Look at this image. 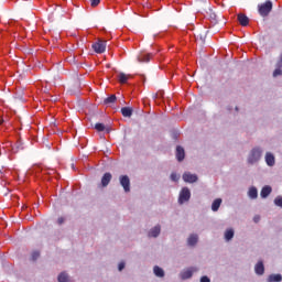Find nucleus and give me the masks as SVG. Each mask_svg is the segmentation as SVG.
<instances>
[{"instance_id": "nucleus-1", "label": "nucleus", "mask_w": 282, "mask_h": 282, "mask_svg": "<svg viewBox=\"0 0 282 282\" xmlns=\"http://www.w3.org/2000/svg\"><path fill=\"white\" fill-rule=\"evenodd\" d=\"M258 12L260 17H269L272 12V1L267 0L264 3L258 4Z\"/></svg>"}, {"instance_id": "nucleus-2", "label": "nucleus", "mask_w": 282, "mask_h": 282, "mask_svg": "<svg viewBox=\"0 0 282 282\" xmlns=\"http://www.w3.org/2000/svg\"><path fill=\"white\" fill-rule=\"evenodd\" d=\"M263 151L260 148H253L248 156L249 164H257L261 160Z\"/></svg>"}, {"instance_id": "nucleus-3", "label": "nucleus", "mask_w": 282, "mask_h": 282, "mask_svg": "<svg viewBox=\"0 0 282 282\" xmlns=\"http://www.w3.org/2000/svg\"><path fill=\"white\" fill-rule=\"evenodd\" d=\"M93 50L96 54H105L107 50V41L99 40L93 44Z\"/></svg>"}, {"instance_id": "nucleus-4", "label": "nucleus", "mask_w": 282, "mask_h": 282, "mask_svg": "<svg viewBox=\"0 0 282 282\" xmlns=\"http://www.w3.org/2000/svg\"><path fill=\"white\" fill-rule=\"evenodd\" d=\"M119 182L126 193L131 191V180H129L128 175H121Z\"/></svg>"}, {"instance_id": "nucleus-5", "label": "nucleus", "mask_w": 282, "mask_h": 282, "mask_svg": "<svg viewBox=\"0 0 282 282\" xmlns=\"http://www.w3.org/2000/svg\"><path fill=\"white\" fill-rule=\"evenodd\" d=\"M188 199H191V189L183 187L178 196V203L184 204V202H188Z\"/></svg>"}, {"instance_id": "nucleus-6", "label": "nucleus", "mask_w": 282, "mask_h": 282, "mask_svg": "<svg viewBox=\"0 0 282 282\" xmlns=\"http://www.w3.org/2000/svg\"><path fill=\"white\" fill-rule=\"evenodd\" d=\"M117 78H118V82L120 83V85H127L128 80L130 78H133V75L124 74V73H119Z\"/></svg>"}, {"instance_id": "nucleus-7", "label": "nucleus", "mask_w": 282, "mask_h": 282, "mask_svg": "<svg viewBox=\"0 0 282 282\" xmlns=\"http://www.w3.org/2000/svg\"><path fill=\"white\" fill-rule=\"evenodd\" d=\"M183 180L188 184H195V182H197V176L195 174H192L191 172H186L183 174Z\"/></svg>"}, {"instance_id": "nucleus-8", "label": "nucleus", "mask_w": 282, "mask_h": 282, "mask_svg": "<svg viewBox=\"0 0 282 282\" xmlns=\"http://www.w3.org/2000/svg\"><path fill=\"white\" fill-rule=\"evenodd\" d=\"M237 19H238L240 25H242V28H247V25H249V23H250V19L248 18V15H246L243 13H239L237 15Z\"/></svg>"}, {"instance_id": "nucleus-9", "label": "nucleus", "mask_w": 282, "mask_h": 282, "mask_svg": "<svg viewBox=\"0 0 282 282\" xmlns=\"http://www.w3.org/2000/svg\"><path fill=\"white\" fill-rule=\"evenodd\" d=\"M184 158H186V153L184 152V148H182V145H178L176 148V160H177V162H184Z\"/></svg>"}, {"instance_id": "nucleus-10", "label": "nucleus", "mask_w": 282, "mask_h": 282, "mask_svg": "<svg viewBox=\"0 0 282 282\" xmlns=\"http://www.w3.org/2000/svg\"><path fill=\"white\" fill-rule=\"evenodd\" d=\"M112 177L113 176L111 175V173L109 172L105 173L104 176L101 177V186L104 188H106V186H109V183L111 182Z\"/></svg>"}, {"instance_id": "nucleus-11", "label": "nucleus", "mask_w": 282, "mask_h": 282, "mask_svg": "<svg viewBox=\"0 0 282 282\" xmlns=\"http://www.w3.org/2000/svg\"><path fill=\"white\" fill-rule=\"evenodd\" d=\"M254 272L259 276L263 275L265 273V267L263 265V261H259L254 267Z\"/></svg>"}, {"instance_id": "nucleus-12", "label": "nucleus", "mask_w": 282, "mask_h": 282, "mask_svg": "<svg viewBox=\"0 0 282 282\" xmlns=\"http://www.w3.org/2000/svg\"><path fill=\"white\" fill-rule=\"evenodd\" d=\"M121 113H122L123 118H131V116H133V108L123 107V108H121Z\"/></svg>"}, {"instance_id": "nucleus-13", "label": "nucleus", "mask_w": 282, "mask_h": 282, "mask_svg": "<svg viewBox=\"0 0 282 282\" xmlns=\"http://www.w3.org/2000/svg\"><path fill=\"white\" fill-rule=\"evenodd\" d=\"M152 56H153V54H151V53L141 54L138 56V62L139 63H149V61H151Z\"/></svg>"}, {"instance_id": "nucleus-14", "label": "nucleus", "mask_w": 282, "mask_h": 282, "mask_svg": "<svg viewBox=\"0 0 282 282\" xmlns=\"http://www.w3.org/2000/svg\"><path fill=\"white\" fill-rule=\"evenodd\" d=\"M116 100H118L116 95H110L108 98L104 99V105L109 107V106L113 105V102H116Z\"/></svg>"}, {"instance_id": "nucleus-15", "label": "nucleus", "mask_w": 282, "mask_h": 282, "mask_svg": "<svg viewBox=\"0 0 282 282\" xmlns=\"http://www.w3.org/2000/svg\"><path fill=\"white\" fill-rule=\"evenodd\" d=\"M270 193H272V187L267 185L261 189L260 195L263 199H265V197H268Z\"/></svg>"}, {"instance_id": "nucleus-16", "label": "nucleus", "mask_w": 282, "mask_h": 282, "mask_svg": "<svg viewBox=\"0 0 282 282\" xmlns=\"http://www.w3.org/2000/svg\"><path fill=\"white\" fill-rule=\"evenodd\" d=\"M161 227L160 225L153 227L150 232H149V237H159L160 236V232H161Z\"/></svg>"}, {"instance_id": "nucleus-17", "label": "nucleus", "mask_w": 282, "mask_h": 282, "mask_svg": "<svg viewBox=\"0 0 282 282\" xmlns=\"http://www.w3.org/2000/svg\"><path fill=\"white\" fill-rule=\"evenodd\" d=\"M265 162H267L268 166H274V154L268 152L265 154Z\"/></svg>"}, {"instance_id": "nucleus-18", "label": "nucleus", "mask_w": 282, "mask_h": 282, "mask_svg": "<svg viewBox=\"0 0 282 282\" xmlns=\"http://www.w3.org/2000/svg\"><path fill=\"white\" fill-rule=\"evenodd\" d=\"M248 195L250 199H257V197H259V192L257 191V187H250L248 191Z\"/></svg>"}, {"instance_id": "nucleus-19", "label": "nucleus", "mask_w": 282, "mask_h": 282, "mask_svg": "<svg viewBox=\"0 0 282 282\" xmlns=\"http://www.w3.org/2000/svg\"><path fill=\"white\" fill-rule=\"evenodd\" d=\"M221 206V198H216L212 204V210L214 213H217L219 210V207Z\"/></svg>"}, {"instance_id": "nucleus-20", "label": "nucleus", "mask_w": 282, "mask_h": 282, "mask_svg": "<svg viewBox=\"0 0 282 282\" xmlns=\"http://www.w3.org/2000/svg\"><path fill=\"white\" fill-rule=\"evenodd\" d=\"M191 276H193V269H187L181 273V279H183V281L191 279Z\"/></svg>"}, {"instance_id": "nucleus-21", "label": "nucleus", "mask_w": 282, "mask_h": 282, "mask_svg": "<svg viewBox=\"0 0 282 282\" xmlns=\"http://www.w3.org/2000/svg\"><path fill=\"white\" fill-rule=\"evenodd\" d=\"M198 237L197 235H191L187 239V243L188 246H196L197 245V241H198Z\"/></svg>"}, {"instance_id": "nucleus-22", "label": "nucleus", "mask_w": 282, "mask_h": 282, "mask_svg": "<svg viewBox=\"0 0 282 282\" xmlns=\"http://www.w3.org/2000/svg\"><path fill=\"white\" fill-rule=\"evenodd\" d=\"M268 282H282V275L281 274H271L268 278Z\"/></svg>"}, {"instance_id": "nucleus-23", "label": "nucleus", "mask_w": 282, "mask_h": 282, "mask_svg": "<svg viewBox=\"0 0 282 282\" xmlns=\"http://www.w3.org/2000/svg\"><path fill=\"white\" fill-rule=\"evenodd\" d=\"M196 41H200V43H206V31L195 34Z\"/></svg>"}, {"instance_id": "nucleus-24", "label": "nucleus", "mask_w": 282, "mask_h": 282, "mask_svg": "<svg viewBox=\"0 0 282 282\" xmlns=\"http://www.w3.org/2000/svg\"><path fill=\"white\" fill-rule=\"evenodd\" d=\"M232 237H235V230L232 228L227 229L225 231V239H226V241H230L232 239Z\"/></svg>"}, {"instance_id": "nucleus-25", "label": "nucleus", "mask_w": 282, "mask_h": 282, "mask_svg": "<svg viewBox=\"0 0 282 282\" xmlns=\"http://www.w3.org/2000/svg\"><path fill=\"white\" fill-rule=\"evenodd\" d=\"M153 272L155 276L163 278L164 276V270L158 265L154 267Z\"/></svg>"}, {"instance_id": "nucleus-26", "label": "nucleus", "mask_w": 282, "mask_h": 282, "mask_svg": "<svg viewBox=\"0 0 282 282\" xmlns=\"http://www.w3.org/2000/svg\"><path fill=\"white\" fill-rule=\"evenodd\" d=\"M57 281L58 282H69V275H67V273H65V272H62V273H59Z\"/></svg>"}, {"instance_id": "nucleus-27", "label": "nucleus", "mask_w": 282, "mask_h": 282, "mask_svg": "<svg viewBox=\"0 0 282 282\" xmlns=\"http://www.w3.org/2000/svg\"><path fill=\"white\" fill-rule=\"evenodd\" d=\"M96 131H105V123H96L95 124Z\"/></svg>"}, {"instance_id": "nucleus-28", "label": "nucleus", "mask_w": 282, "mask_h": 282, "mask_svg": "<svg viewBox=\"0 0 282 282\" xmlns=\"http://www.w3.org/2000/svg\"><path fill=\"white\" fill-rule=\"evenodd\" d=\"M274 204L275 206H279L280 208H282V197L281 196L275 197Z\"/></svg>"}, {"instance_id": "nucleus-29", "label": "nucleus", "mask_w": 282, "mask_h": 282, "mask_svg": "<svg viewBox=\"0 0 282 282\" xmlns=\"http://www.w3.org/2000/svg\"><path fill=\"white\" fill-rule=\"evenodd\" d=\"M276 76H282L281 67H278L273 72V77L276 78Z\"/></svg>"}, {"instance_id": "nucleus-30", "label": "nucleus", "mask_w": 282, "mask_h": 282, "mask_svg": "<svg viewBox=\"0 0 282 282\" xmlns=\"http://www.w3.org/2000/svg\"><path fill=\"white\" fill-rule=\"evenodd\" d=\"M90 6H91V8H96V7L100 6V0H90Z\"/></svg>"}, {"instance_id": "nucleus-31", "label": "nucleus", "mask_w": 282, "mask_h": 282, "mask_svg": "<svg viewBox=\"0 0 282 282\" xmlns=\"http://www.w3.org/2000/svg\"><path fill=\"white\" fill-rule=\"evenodd\" d=\"M171 180H172V182H178L180 181V175H177L176 173H172L171 174Z\"/></svg>"}, {"instance_id": "nucleus-32", "label": "nucleus", "mask_w": 282, "mask_h": 282, "mask_svg": "<svg viewBox=\"0 0 282 282\" xmlns=\"http://www.w3.org/2000/svg\"><path fill=\"white\" fill-rule=\"evenodd\" d=\"M39 257H41V252L34 251V252L32 253V259H33V261H36Z\"/></svg>"}, {"instance_id": "nucleus-33", "label": "nucleus", "mask_w": 282, "mask_h": 282, "mask_svg": "<svg viewBox=\"0 0 282 282\" xmlns=\"http://www.w3.org/2000/svg\"><path fill=\"white\" fill-rule=\"evenodd\" d=\"M118 270H119V272H122V270H124V262L119 263Z\"/></svg>"}, {"instance_id": "nucleus-34", "label": "nucleus", "mask_w": 282, "mask_h": 282, "mask_svg": "<svg viewBox=\"0 0 282 282\" xmlns=\"http://www.w3.org/2000/svg\"><path fill=\"white\" fill-rule=\"evenodd\" d=\"M57 224L61 226V225H63V224H65V218L64 217H59L58 219H57Z\"/></svg>"}, {"instance_id": "nucleus-35", "label": "nucleus", "mask_w": 282, "mask_h": 282, "mask_svg": "<svg viewBox=\"0 0 282 282\" xmlns=\"http://www.w3.org/2000/svg\"><path fill=\"white\" fill-rule=\"evenodd\" d=\"M200 282H210V279L206 275L200 278Z\"/></svg>"}, {"instance_id": "nucleus-36", "label": "nucleus", "mask_w": 282, "mask_h": 282, "mask_svg": "<svg viewBox=\"0 0 282 282\" xmlns=\"http://www.w3.org/2000/svg\"><path fill=\"white\" fill-rule=\"evenodd\" d=\"M261 220V216H254L253 217V221H254V224H259V221Z\"/></svg>"}, {"instance_id": "nucleus-37", "label": "nucleus", "mask_w": 282, "mask_h": 282, "mask_svg": "<svg viewBox=\"0 0 282 282\" xmlns=\"http://www.w3.org/2000/svg\"><path fill=\"white\" fill-rule=\"evenodd\" d=\"M276 67H282V53L280 55V59H279V62L276 64Z\"/></svg>"}, {"instance_id": "nucleus-38", "label": "nucleus", "mask_w": 282, "mask_h": 282, "mask_svg": "<svg viewBox=\"0 0 282 282\" xmlns=\"http://www.w3.org/2000/svg\"><path fill=\"white\" fill-rule=\"evenodd\" d=\"M3 124V120H0V127Z\"/></svg>"}]
</instances>
